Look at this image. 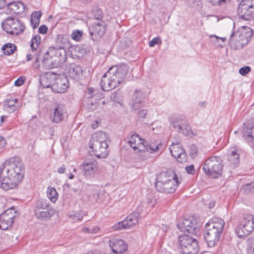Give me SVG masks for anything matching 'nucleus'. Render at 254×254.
I'll return each instance as SVG.
<instances>
[{"label":"nucleus","mask_w":254,"mask_h":254,"mask_svg":"<svg viewBox=\"0 0 254 254\" xmlns=\"http://www.w3.org/2000/svg\"><path fill=\"white\" fill-rule=\"evenodd\" d=\"M248 254H254V238H249L247 240Z\"/></svg>","instance_id":"a19ab883"},{"label":"nucleus","mask_w":254,"mask_h":254,"mask_svg":"<svg viewBox=\"0 0 254 254\" xmlns=\"http://www.w3.org/2000/svg\"><path fill=\"white\" fill-rule=\"evenodd\" d=\"M147 114V111L145 110H142L138 112V117L141 118H145Z\"/></svg>","instance_id":"13d9d810"},{"label":"nucleus","mask_w":254,"mask_h":254,"mask_svg":"<svg viewBox=\"0 0 254 254\" xmlns=\"http://www.w3.org/2000/svg\"><path fill=\"white\" fill-rule=\"evenodd\" d=\"M156 180L155 187L158 191L162 193H174L180 183L176 174L167 172L159 173Z\"/></svg>","instance_id":"7ed1b4c3"},{"label":"nucleus","mask_w":254,"mask_h":254,"mask_svg":"<svg viewBox=\"0 0 254 254\" xmlns=\"http://www.w3.org/2000/svg\"><path fill=\"white\" fill-rule=\"evenodd\" d=\"M70 217L74 220H81L82 219V216L76 212L71 214Z\"/></svg>","instance_id":"864d4df0"},{"label":"nucleus","mask_w":254,"mask_h":254,"mask_svg":"<svg viewBox=\"0 0 254 254\" xmlns=\"http://www.w3.org/2000/svg\"><path fill=\"white\" fill-rule=\"evenodd\" d=\"M241 3L254 10V0H242Z\"/></svg>","instance_id":"a18cd8bd"},{"label":"nucleus","mask_w":254,"mask_h":254,"mask_svg":"<svg viewBox=\"0 0 254 254\" xmlns=\"http://www.w3.org/2000/svg\"><path fill=\"white\" fill-rule=\"evenodd\" d=\"M97 35L95 34L94 29H92V31H90V36L91 37V39L94 40L95 38H97V37L96 36Z\"/></svg>","instance_id":"bf43d9fd"},{"label":"nucleus","mask_w":254,"mask_h":254,"mask_svg":"<svg viewBox=\"0 0 254 254\" xmlns=\"http://www.w3.org/2000/svg\"><path fill=\"white\" fill-rule=\"evenodd\" d=\"M68 87V81L65 76H60L58 74V77L55 79L52 90L55 93H63L66 91Z\"/></svg>","instance_id":"f3484780"},{"label":"nucleus","mask_w":254,"mask_h":254,"mask_svg":"<svg viewBox=\"0 0 254 254\" xmlns=\"http://www.w3.org/2000/svg\"><path fill=\"white\" fill-rule=\"evenodd\" d=\"M139 215L140 209L138 207L136 211H133L126 218L125 221L127 223L128 228L135 225L138 223Z\"/></svg>","instance_id":"a878e982"},{"label":"nucleus","mask_w":254,"mask_h":254,"mask_svg":"<svg viewBox=\"0 0 254 254\" xmlns=\"http://www.w3.org/2000/svg\"><path fill=\"white\" fill-rule=\"evenodd\" d=\"M97 163L95 160H85L81 165V168L86 178H90L93 176L97 169Z\"/></svg>","instance_id":"aec40b11"},{"label":"nucleus","mask_w":254,"mask_h":254,"mask_svg":"<svg viewBox=\"0 0 254 254\" xmlns=\"http://www.w3.org/2000/svg\"><path fill=\"white\" fill-rule=\"evenodd\" d=\"M55 210H48L45 211L41 210L35 213V214L38 219L46 221L49 219L55 214Z\"/></svg>","instance_id":"c756f323"},{"label":"nucleus","mask_w":254,"mask_h":254,"mask_svg":"<svg viewBox=\"0 0 254 254\" xmlns=\"http://www.w3.org/2000/svg\"><path fill=\"white\" fill-rule=\"evenodd\" d=\"M241 191L245 194L254 192V182L246 184L241 188Z\"/></svg>","instance_id":"ea45409f"},{"label":"nucleus","mask_w":254,"mask_h":254,"mask_svg":"<svg viewBox=\"0 0 254 254\" xmlns=\"http://www.w3.org/2000/svg\"><path fill=\"white\" fill-rule=\"evenodd\" d=\"M227 156L228 161L234 167H236L239 164V154L235 148H232L228 151Z\"/></svg>","instance_id":"bb28decb"},{"label":"nucleus","mask_w":254,"mask_h":254,"mask_svg":"<svg viewBox=\"0 0 254 254\" xmlns=\"http://www.w3.org/2000/svg\"><path fill=\"white\" fill-rule=\"evenodd\" d=\"M92 13L96 19L100 20L103 18L102 10L96 5L92 7Z\"/></svg>","instance_id":"58836bf2"},{"label":"nucleus","mask_w":254,"mask_h":254,"mask_svg":"<svg viewBox=\"0 0 254 254\" xmlns=\"http://www.w3.org/2000/svg\"><path fill=\"white\" fill-rule=\"evenodd\" d=\"M95 34H97L98 37L101 38L105 33L106 29L103 23H95L92 27Z\"/></svg>","instance_id":"473e14b6"},{"label":"nucleus","mask_w":254,"mask_h":254,"mask_svg":"<svg viewBox=\"0 0 254 254\" xmlns=\"http://www.w3.org/2000/svg\"><path fill=\"white\" fill-rule=\"evenodd\" d=\"M14 211V213H16L13 207L6 210L2 213L0 217V229L2 230H7L9 227H11L14 222L15 217L13 215L12 211Z\"/></svg>","instance_id":"4468645a"},{"label":"nucleus","mask_w":254,"mask_h":254,"mask_svg":"<svg viewBox=\"0 0 254 254\" xmlns=\"http://www.w3.org/2000/svg\"><path fill=\"white\" fill-rule=\"evenodd\" d=\"M178 229L182 232L197 235L200 230V225L194 216H186L180 219L177 223Z\"/></svg>","instance_id":"f8f14e48"},{"label":"nucleus","mask_w":254,"mask_h":254,"mask_svg":"<svg viewBox=\"0 0 254 254\" xmlns=\"http://www.w3.org/2000/svg\"><path fill=\"white\" fill-rule=\"evenodd\" d=\"M170 152L174 157L176 158L183 152L184 150L179 143H172V145L169 147Z\"/></svg>","instance_id":"7c9ffc66"},{"label":"nucleus","mask_w":254,"mask_h":254,"mask_svg":"<svg viewBox=\"0 0 254 254\" xmlns=\"http://www.w3.org/2000/svg\"><path fill=\"white\" fill-rule=\"evenodd\" d=\"M25 82V78L23 77H19L17 80H15L14 85L16 86H20L22 85Z\"/></svg>","instance_id":"6e6d98bb"},{"label":"nucleus","mask_w":254,"mask_h":254,"mask_svg":"<svg viewBox=\"0 0 254 254\" xmlns=\"http://www.w3.org/2000/svg\"><path fill=\"white\" fill-rule=\"evenodd\" d=\"M109 246L114 254H122L127 250L125 242L120 239H113L109 242Z\"/></svg>","instance_id":"6ab92c4d"},{"label":"nucleus","mask_w":254,"mask_h":254,"mask_svg":"<svg viewBox=\"0 0 254 254\" xmlns=\"http://www.w3.org/2000/svg\"><path fill=\"white\" fill-rule=\"evenodd\" d=\"M114 230H119L122 229H128V226L127 225V223L125 220L123 221H120L113 226Z\"/></svg>","instance_id":"79ce46f5"},{"label":"nucleus","mask_w":254,"mask_h":254,"mask_svg":"<svg viewBox=\"0 0 254 254\" xmlns=\"http://www.w3.org/2000/svg\"><path fill=\"white\" fill-rule=\"evenodd\" d=\"M106 133L101 131L93 134L89 141V147L98 158H105L109 153L108 145L105 139Z\"/></svg>","instance_id":"39448f33"},{"label":"nucleus","mask_w":254,"mask_h":254,"mask_svg":"<svg viewBox=\"0 0 254 254\" xmlns=\"http://www.w3.org/2000/svg\"><path fill=\"white\" fill-rule=\"evenodd\" d=\"M161 41L160 38L158 37H157L154 38L149 42V46L150 47H154L155 45L161 44Z\"/></svg>","instance_id":"3c124183"},{"label":"nucleus","mask_w":254,"mask_h":254,"mask_svg":"<svg viewBox=\"0 0 254 254\" xmlns=\"http://www.w3.org/2000/svg\"><path fill=\"white\" fill-rule=\"evenodd\" d=\"M82 31L80 30H74L71 34V38L76 41H79L82 36Z\"/></svg>","instance_id":"c03bdc74"},{"label":"nucleus","mask_w":254,"mask_h":254,"mask_svg":"<svg viewBox=\"0 0 254 254\" xmlns=\"http://www.w3.org/2000/svg\"><path fill=\"white\" fill-rule=\"evenodd\" d=\"M155 199H151L150 198H147L146 199V203L148 207H153L154 205V202Z\"/></svg>","instance_id":"4d7b16f0"},{"label":"nucleus","mask_w":254,"mask_h":254,"mask_svg":"<svg viewBox=\"0 0 254 254\" xmlns=\"http://www.w3.org/2000/svg\"><path fill=\"white\" fill-rule=\"evenodd\" d=\"M87 254H105L104 253H102L101 252H98V251H90V252H88Z\"/></svg>","instance_id":"338daca9"},{"label":"nucleus","mask_w":254,"mask_h":254,"mask_svg":"<svg viewBox=\"0 0 254 254\" xmlns=\"http://www.w3.org/2000/svg\"><path fill=\"white\" fill-rule=\"evenodd\" d=\"M246 133L247 135V140L252 143V146L254 148V125H249L246 130Z\"/></svg>","instance_id":"2f4dec72"},{"label":"nucleus","mask_w":254,"mask_h":254,"mask_svg":"<svg viewBox=\"0 0 254 254\" xmlns=\"http://www.w3.org/2000/svg\"><path fill=\"white\" fill-rule=\"evenodd\" d=\"M58 74L53 72H46L40 76V83L43 88H51Z\"/></svg>","instance_id":"a211bd4d"},{"label":"nucleus","mask_w":254,"mask_h":254,"mask_svg":"<svg viewBox=\"0 0 254 254\" xmlns=\"http://www.w3.org/2000/svg\"><path fill=\"white\" fill-rule=\"evenodd\" d=\"M41 43V37L39 35H36L33 37L31 41L30 46L32 51H36Z\"/></svg>","instance_id":"4c0bfd02"},{"label":"nucleus","mask_w":254,"mask_h":254,"mask_svg":"<svg viewBox=\"0 0 254 254\" xmlns=\"http://www.w3.org/2000/svg\"><path fill=\"white\" fill-rule=\"evenodd\" d=\"M3 53L6 55H10L14 53L16 49V46L13 44L7 43L1 47Z\"/></svg>","instance_id":"72a5a7b5"},{"label":"nucleus","mask_w":254,"mask_h":254,"mask_svg":"<svg viewBox=\"0 0 254 254\" xmlns=\"http://www.w3.org/2000/svg\"><path fill=\"white\" fill-rule=\"evenodd\" d=\"M50 54H53V53H51L50 51V49L48 51H47L44 55L43 58L42 59V62L43 64H49V65L54 63L53 58L54 57L52 55H50Z\"/></svg>","instance_id":"e433bc0d"},{"label":"nucleus","mask_w":254,"mask_h":254,"mask_svg":"<svg viewBox=\"0 0 254 254\" xmlns=\"http://www.w3.org/2000/svg\"><path fill=\"white\" fill-rule=\"evenodd\" d=\"M42 15V13L41 11H34L32 12L30 23L33 29H36L39 26Z\"/></svg>","instance_id":"c85d7f7f"},{"label":"nucleus","mask_w":254,"mask_h":254,"mask_svg":"<svg viewBox=\"0 0 254 254\" xmlns=\"http://www.w3.org/2000/svg\"><path fill=\"white\" fill-rule=\"evenodd\" d=\"M49 204L47 203L46 200L43 199L38 200L34 207V212L36 213L37 211H41L42 209L44 210L45 207H47Z\"/></svg>","instance_id":"c9c22d12"},{"label":"nucleus","mask_w":254,"mask_h":254,"mask_svg":"<svg viewBox=\"0 0 254 254\" xmlns=\"http://www.w3.org/2000/svg\"><path fill=\"white\" fill-rule=\"evenodd\" d=\"M24 175L23 165L19 157L7 160L0 166V187L4 190L15 188Z\"/></svg>","instance_id":"f257e3e1"},{"label":"nucleus","mask_w":254,"mask_h":254,"mask_svg":"<svg viewBox=\"0 0 254 254\" xmlns=\"http://www.w3.org/2000/svg\"><path fill=\"white\" fill-rule=\"evenodd\" d=\"M6 25L9 26L11 30L7 31L10 34L16 35L22 33L25 30V27L24 24L18 19L8 17L5 19Z\"/></svg>","instance_id":"2eb2a0df"},{"label":"nucleus","mask_w":254,"mask_h":254,"mask_svg":"<svg viewBox=\"0 0 254 254\" xmlns=\"http://www.w3.org/2000/svg\"><path fill=\"white\" fill-rule=\"evenodd\" d=\"M198 148L196 145L192 144L190 147V156L192 158H195L197 155Z\"/></svg>","instance_id":"49530a36"},{"label":"nucleus","mask_w":254,"mask_h":254,"mask_svg":"<svg viewBox=\"0 0 254 254\" xmlns=\"http://www.w3.org/2000/svg\"><path fill=\"white\" fill-rule=\"evenodd\" d=\"M180 251L182 254H197L199 250L197 240L192 237L184 234L178 238Z\"/></svg>","instance_id":"1a4fd4ad"},{"label":"nucleus","mask_w":254,"mask_h":254,"mask_svg":"<svg viewBox=\"0 0 254 254\" xmlns=\"http://www.w3.org/2000/svg\"><path fill=\"white\" fill-rule=\"evenodd\" d=\"M54 54L53 58L54 63L49 65L50 68L57 67L63 64L66 60V53L65 49H55L54 52Z\"/></svg>","instance_id":"dca6fc26"},{"label":"nucleus","mask_w":254,"mask_h":254,"mask_svg":"<svg viewBox=\"0 0 254 254\" xmlns=\"http://www.w3.org/2000/svg\"><path fill=\"white\" fill-rule=\"evenodd\" d=\"M56 45L50 48L51 53L55 51V49H64L65 45L68 43V41L63 35H58L55 39Z\"/></svg>","instance_id":"cd10ccee"},{"label":"nucleus","mask_w":254,"mask_h":254,"mask_svg":"<svg viewBox=\"0 0 254 254\" xmlns=\"http://www.w3.org/2000/svg\"><path fill=\"white\" fill-rule=\"evenodd\" d=\"M7 7L12 13L20 14L24 11L26 5L21 1H14L8 3Z\"/></svg>","instance_id":"393cba45"},{"label":"nucleus","mask_w":254,"mask_h":254,"mask_svg":"<svg viewBox=\"0 0 254 254\" xmlns=\"http://www.w3.org/2000/svg\"><path fill=\"white\" fill-rule=\"evenodd\" d=\"M216 219L214 218L215 221L205 224L206 230L203 233V238L209 247H213L218 243L222 233V223L221 222H216Z\"/></svg>","instance_id":"423d86ee"},{"label":"nucleus","mask_w":254,"mask_h":254,"mask_svg":"<svg viewBox=\"0 0 254 254\" xmlns=\"http://www.w3.org/2000/svg\"><path fill=\"white\" fill-rule=\"evenodd\" d=\"M47 196L49 197V198L52 201V202H55L58 196V193L56 190V189H55L53 188H50L49 187L48 188V190L47 191Z\"/></svg>","instance_id":"f704fd0d"},{"label":"nucleus","mask_w":254,"mask_h":254,"mask_svg":"<svg viewBox=\"0 0 254 254\" xmlns=\"http://www.w3.org/2000/svg\"><path fill=\"white\" fill-rule=\"evenodd\" d=\"M94 92V89L92 87H89L88 89L87 93L89 95H92Z\"/></svg>","instance_id":"774afa93"},{"label":"nucleus","mask_w":254,"mask_h":254,"mask_svg":"<svg viewBox=\"0 0 254 254\" xmlns=\"http://www.w3.org/2000/svg\"><path fill=\"white\" fill-rule=\"evenodd\" d=\"M187 154L185 153V150H183V152H182L181 154H180L179 156H177L175 158H176L177 160L180 162V163H183L184 162H186L187 160Z\"/></svg>","instance_id":"09e8293b"},{"label":"nucleus","mask_w":254,"mask_h":254,"mask_svg":"<svg viewBox=\"0 0 254 254\" xmlns=\"http://www.w3.org/2000/svg\"><path fill=\"white\" fill-rule=\"evenodd\" d=\"M11 102H12L13 100H11V101L9 100L8 101V106L9 107L11 108V109L12 110V111H14L16 109V107L15 106V105L11 103H10Z\"/></svg>","instance_id":"680f3d73"},{"label":"nucleus","mask_w":254,"mask_h":254,"mask_svg":"<svg viewBox=\"0 0 254 254\" xmlns=\"http://www.w3.org/2000/svg\"><path fill=\"white\" fill-rule=\"evenodd\" d=\"M5 5V0H0V9H2Z\"/></svg>","instance_id":"69168bd1"},{"label":"nucleus","mask_w":254,"mask_h":254,"mask_svg":"<svg viewBox=\"0 0 254 254\" xmlns=\"http://www.w3.org/2000/svg\"><path fill=\"white\" fill-rule=\"evenodd\" d=\"M178 229L182 232L197 235L200 230V225L194 216H186L180 219L177 223Z\"/></svg>","instance_id":"9b49d317"},{"label":"nucleus","mask_w":254,"mask_h":254,"mask_svg":"<svg viewBox=\"0 0 254 254\" xmlns=\"http://www.w3.org/2000/svg\"><path fill=\"white\" fill-rule=\"evenodd\" d=\"M111 99L114 102L119 103L121 100V93L120 91H115L111 95Z\"/></svg>","instance_id":"de8ad7c7"},{"label":"nucleus","mask_w":254,"mask_h":254,"mask_svg":"<svg viewBox=\"0 0 254 254\" xmlns=\"http://www.w3.org/2000/svg\"><path fill=\"white\" fill-rule=\"evenodd\" d=\"M146 97V94L142 90H135L132 95V108L134 110H137L139 108L140 104Z\"/></svg>","instance_id":"4be33fe9"},{"label":"nucleus","mask_w":254,"mask_h":254,"mask_svg":"<svg viewBox=\"0 0 254 254\" xmlns=\"http://www.w3.org/2000/svg\"><path fill=\"white\" fill-rule=\"evenodd\" d=\"M169 122L175 131L185 136H191L193 134L188 122L185 117L180 115H175L169 117Z\"/></svg>","instance_id":"9d476101"},{"label":"nucleus","mask_w":254,"mask_h":254,"mask_svg":"<svg viewBox=\"0 0 254 254\" xmlns=\"http://www.w3.org/2000/svg\"><path fill=\"white\" fill-rule=\"evenodd\" d=\"M254 229V216L248 215L244 217L236 228V233L240 238L247 237Z\"/></svg>","instance_id":"ddd939ff"},{"label":"nucleus","mask_w":254,"mask_h":254,"mask_svg":"<svg viewBox=\"0 0 254 254\" xmlns=\"http://www.w3.org/2000/svg\"><path fill=\"white\" fill-rule=\"evenodd\" d=\"M186 172L191 175H193L195 172L194 167L193 165H190L186 167Z\"/></svg>","instance_id":"5fc2aeb1"},{"label":"nucleus","mask_w":254,"mask_h":254,"mask_svg":"<svg viewBox=\"0 0 254 254\" xmlns=\"http://www.w3.org/2000/svg\"><path fill=\"white\" fill-rule=\"evenodd\" d=\"M5 144V139L2 136H0V148L3 147Z\"/></svg>","instance_id":"052dcab7"},{"label":"nucleus","mask_w":254,"mask_h":254,"mask_svg":"<svg viewBox=\"0 0 254 254\" xmlns=\"http://www.w3.org/2000/svg\"><path fill=\"white\" fill-rule=\"evenodd\" d=\"M38 32L41 34H46L48 32V27L45 25H41L39 27Z\"/></svg>","instance_id":"603ef678"},{"label":"nucleus","mask_w":254,"mask_h":254,"mask_svg":"<svg viewBox=\"0 0 254 254\" xmlns=\"http://www.w3.org/2000/svg\"><path fill=\"white\" fill-rule=\"evenodd\" d=\"M253 36L252 29L247 27L236 33L233 32L230 36L229 44L234 49H241L248 44Z\"/></svg>","instance_id":"0eeeda50"},{"label":"nucleus","mask_w":254,"mask_h":254,"mask_svg":"<svg viewBox=\"0 0 254 254\" xmlns=\"http://www.w3.org/2000/svg\"><path fill=\"white\" fill-rule=\"evenodd\" d=\"M251 70V68L250 66H245L241 67L239 69V73L241 75L245 76V75H247L249 72H250Z\"/></svg>","instance_id":"8fccbe9b"},{"label":"nucleus","mask_w":254,"mask_h":254,"mask_svg":"<svg viewBox=\"0 0 254 254\" xmlns=\"http://www.w3.org/2000/svg\"><path fill=\"white\" fill-rule=\"evenodd\" d=\"M210 38L211 39V42L217 47H221L220 44L218 43L219 40H222V37L217 36L215 35H211Z\"/></svg>","instance_id":"37998d69"},{"label":"nucleus","mask_w":254,"mask_h":254,"mask_svg":"<svg viewBox=\"0 0 254 254\" xmlns=\"http://www.w3.org/2000/svg\"><path fill=\"white\" fill-rule=\"evenodd\" d=\"M40 52H41V51H39L38 52V54L37 55L36 54L34 56V60H35V64H36L37 63H38L39 61V53Z\"/></svg>","instance_id":"0e129e2a"},{"label":"nucleus","mask_w":254,"mask_h":254,"mask_svg":"<svg viewBox=\"0 0 254 254\" xmlns=\"http://www.w3.org/2000/svg\"><path fill=\"white\" fill-rule=\"evenodd\" d=\"M65 170V168L64 167V165H63L61 167L59 168L58 169V172L60 174H63Z\"/></svg>","instance_id":"e2e57ef3"},{"label":"nucleus","mask_w":254,"mask_h":254,"mask_svg":"<svg viewBox=\"0 0 254 254\" xmlns=\"http://www.w3.org/2000/svg\"><path fill=\"white\" fill-rule=\"evenodd\" d=\"M66 113V108L63 104H56L54 109L52 121L59 123L64 119V114Z\"/></svg>","instance_id":"412c9836"},{"label":"nucleus","mask_w":254,"mask_h":254,"mask_svg":"<svg viewBox=\"0 0 254 254\" xmlns=\"http://www.w3.org/2000/svg\"><path fill=\"white\" fill-rule=\"evenodd\" d=\"M205 174L210 178H217L222 173V158L221 156H212L204 163L202 168Z\"/></svg>","instance_id":"6e6552de"},{"label":"nucleus","mask_w":254,"mask_h":254,"mask_svg":"<svg viewBox=\"0 0 254 254\" xmlns=\"http://www.w3.org/2000/svg\"><path fill=\"white\" fill-rule=\"evenodd\" d=\"M82 69L79 65L74 63L69 65L68 75L71 78L75 80H79L82 75Z\"/></svg>","instance_id":"b1692460"},{"label":"nucleus","mask_w":254,"mask_h":254,"mask_svg":"<svg viewBox=\"0 0 254 254\" xmlns=\"http://www.w3.org/2000/svg\"><path fill=\"white\" fill-rule=\"evenodd\" d=\"M128 143L134 150L138 152L147 151L149 153H153L162 151L164 148V145L161 143L148 144L146 141L142 139L136 133L131 135Z\"/></svg>","instance_id":"20e7f679"},{"label":"nucleus","mask_w":254,"mask_h":254,"mask_svg":"<svg viewBox=\"0 0 254 254\" xmlns=\"http://www.w3.org/2000/svg\"><path fill=\"white\" fill-rule=\"evenodd\" d=\"M238 13L239 17L245 20H250L254 18V10L241 3L238 7Z\"/></svg>","instance_id":"5701e85b"},{"label":"nucleus","mask_w":254,"mask_h":254,"mask_svg":"<svg viewBox=\"0 0 254 254\" xmlns=\"http://www.w3.org/2000/svg\"><path fill=\"white\" fill-rule=\"evenodd\" d=\"M127 64L115 65L109 68L103 75L100 81L101 88L105 91H111L123 83L128 71Z\"/></svg>","instance_id":"f03ea898"}]
</instances>
